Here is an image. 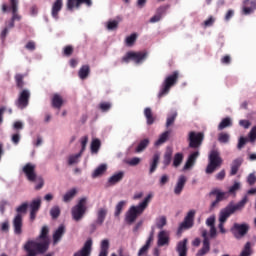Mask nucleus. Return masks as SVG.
Wrapping results in <instances>:
<instances>
[{"label":"nucleus","instance_id":"nucleus-26","mask_svg":"<svg viewBox=\"0 0 256 256\" xmlns=\"http://www.w3.org/2000/svg\"><path fill=\"white\" fill-rule=\"evenodd\" d=\"M200 153L199 150L194 151L193 153H191L184 165V169H191V167H193V165H195V162L197 161V157H199Z\"/></svg>","mask_w":256,"mask_h":256},{"label":"nucleus","instance_id":"nucleus-10","mask_svg":"<svg viewBox=\"0 0 256 256\" xmlns=\"http://www.w3.org/2000/svg\"><path fill=\"white\" fill-rule=\"evenodd\" d=\"M147 59V52H128L123 58L122 63H129V61H135L141 63Z\"/></svg>","mask_w":256,"mask_h":256},{"label":"nucleus","instance_id":"nucleus-52","mask_svg":"<svg viewBox=\"0 0 256 256\" xmlns=\"http://www.w3.org/2000/svg\"><path fill=\"white\" fill-rule=\"evenodd\" d=\"M239 189H241V183L239 182H235L228 190V193H230L231 195H235L237 193V191H239Z\"/></svg>","mask_w":256,"mask_h":256},{"label":"nucleus","instance_id":"nucleus-14","mask_svg":"<svg viewBox=\"0 0 256 256\" xmlns=\"http://www.w3.org/2000/svg\"><path fill=\"white\" fill-rule=\"evenodd\" d=\"M213 195L216 196L215 201H213L210 205V209H215V207H217V205H219V203H221V201H223V199H225V192H221V190L219 189H213L210 193H209V197H213Z\"/></svg>","mask_w":256,"mask_h":256},{"label":"nucleus","instance_id":"nucleus-16","mask_svg":"<svg viewBox=\"0 0 256 256\" xmlns=\"http://www.w3.org/2000/svg\"><path fill=\"white\" fill-rule=\"evenodd\" d=\"M256 9V2L253 0H244L242 6V15H251Z\"/></svg>","mask_w":256,"mask_h":256},{"label":"nucleus","instance_id":"nucleus-25","mask_svg":"<svg viewBox=\"0 0 256 256\" xmlns=\"http://www.w3.org/2000/svg\"><path fill=\"white\" fill-rule=\"evenodd\" d=\"M64 103L65 101L63 100V97L60 94L56 93L52 96L51 105L54 109H61Z\"/></svg>","mask_w":256,"mask_h":256},{"label":"nucleus","instance_id":"nucleus-59","mask_svg":"<svg viewBox=\"0 0 256 256\" xmlns=\"http://www.w3.org/2000/svg\"><path fill=\"white\" fill-rule=\"evenodd\" d=\"M11 141H12V143H14V145H19V141H21V134H19V133L13 134Z\"/></svg>","mask_w":256,"mask_h":256},{"label":"nucleus","instance_id":"nucleus-55","mask_svg":"<svg viewBox=\"0 0 256 256\" xmlns=\"http://www.w3.org/2000/svg\"><path fill=\"white\" fill-rule=\"evenodd\" d=\"M167 6H160L159 8H157L156 10V15H158L160 18H163V16L165 15V13H167Z\"/></svg>","mask_w":256,"mask_h":256},{"label":"nucleus","instance_id":"nucleus-60","mask_svg":"<svg viewBox=\"0 0 256 256\" xmlns=\"http://www.w3.org/2000/svg\"><path fill=\"white\" fill-rule=\"evenodd\" d=\"M249 139H250V141H251L252 143L256 141V126H254V127L251 129V131H250V133H249Z\"/></svg>","mask_w":256,"mask_h":256},{"label":"nucleus","instance_id":"nucleus-31","mask_svg":"<svg viewBox=\"0 0 256 256\" xmlns=\"http://www.w3.org/2000/svg\"><path fill=\"white\" fill-rule=\"evenodd\" d=\"M109 255V241L104 239L100 244V253L98 256H108Z\"/></svg>","mask_w":256,"mask_h":256},{"label":"nucleus","instance_id":"nucleus-1","mask_svg":"<svg viewBox=\"0 0 256 256\" xmlns=\"http://www.w3.org/2000/svg\"><path fill=\"white\" fill-rule=\"evenodd\" d=\"M248 201H249V198L247 196H244L241 199V201H239L237 204L230 202L224 209L220 211L219 225H218V229H220V233H226L224 224L227 222L230 215H233L236 211H241L245 207V205H247Z\"/></svg>","mask_w":256,"mask_h":256},{"label":"nucleus","instance_id":"nucleus-4","mask_svg":"<svg viewBox=\"0 0 256 256\" xmlns=\"http://www.w3.org/2000/svg\"><path fill=\"white\" fill-rule=\"evenodd\" d=\"M177 81H179V71H174L172 74L168 75L162 84L160 92L158 93V99L165 97V95H169L171 87L177 85Z\"/></svg>","mask_w":256,"mask_h":256},{"label":"nucleus","instance_id":"nucleus-56","mask_svg":"<svg viewBox=\"0 0 256 256\" xmlns=\"http://www.w3.org/2000/svg\"><path fill=\"white\" fill-rule=\"evenodd\" d=\"M99 109H101L103 113H106V111H109V109H111V103L102 102L99 104Z\"/></svg>","mask_w":256,"mask_h":256},{"label":"nucleus","instance_id":"nucleus-54","mask_svg":"<svg viewBox=\"0 0 256 256\" xmlns=\"http://www.w3.org/2000/svg\"><path fill=\"white\" fill-rule=\"evenodd\" d=\"M63 55L65 57H71L73 55V46L68 45V46L64 47Z\"/></svg>","mask_w":256,"mask_h":256},{"label":"nucleus","instance_id":"nucleus-7","mask_svg":"<svg viewBox=\"0 0 256 256\" xmlns=\"http://www.w3.org/2000/svg\"><path fill=\"white\" fill-rule=\"evenodd\" d=\"M85 213H87V198H81L71 209L72 219L79 222L85 217Z\"/></svg>","mask_w":256,"mask_h":256},{"label":"nucleus","instance_id":"nucleus-8","mask_svg":"<svg viewBox=\"0 0 256 256\" xmlns=\"http://www.w3.org/2000/svg\"><path fill=\"white\" fill-rule=\"evenodd\" d=\"M203 139H205L203 132H189L188 141L190 149H199L203 145Z\"/></svg>","mask_w":256,"mask_h":256},{"label":"nucleus","instance_id":"nucleus-22","mask_svg":"<svg viewBox=\"0 0 256 256\" xmlns=\"http://www.w3.org/2000/svg\"><path fill=\"white\" fill-rule=\"evenodd\" d=\"M185 183H187V177L185 175H181L178 178V181L176 183V186L174 188L175 195H179L183 192V189H185Z\"/></svg>","mask_w":256,"mask_h":256},{"label":"nucleus","instance_id":"nucleus-62","mask_svg":"<svg viewBox=\"0 0 256 256\" xmlns=\"http://www.w3.org/2000/svg\"><path fill=\"white\" fill-rule=\"evenodd\" d=\"M239 125L244 129H249V127H251V122L249 120H240Z\"/></svg>","mask_w":256,"mask_h":256},{"label":"nucleus","instance_id":"nucleus-58","mask_svg":"<svg viewBox=\"0 0 256 256\" xmlns=\"http://www.w3.org/2000/svg\"><path fill=\"white\" fill-rule=\"evenodd\" d=\"M139 163H141V159L137 157H134L128 161V165H130L131 167H135L139 165Z\"/></svg>","mask_w":256,"mask_h":256},{"label":"nucleus","instance_id":"nucleus-50","mask_svg":"<svg viewBox=\"0 0 256 256\" xmlns=\"http://www.w3.org/2000/svg\"><path fill=\"white\" fill-rule=\"evenodd\" d=\"M82 155L83 154H81L79 152L78 154L69 156V158H68V165H75V163H78L79 157H81Z\"/></svg>","mask_w":256,"mask_h":256},{"label":"nucleus","instance_id":"nucleus-43","mask_svg":"<svg viewBox=\"0 0 256 256\" xmlns=\"http://www.w3.org/2000/svg\"><path fill=\"white\" fill-rule=\"evenodd\" d=\"M106 28L108 31H115L119 28V21L117 20H110L106 24Z\"/></svg>","mask_w":256,"mask_h":256},{"label":"nucleus","instance_id":"nucleus-40","mask_svg":"<svg viewBox=\"0 0 256 256\" xmlns=\"http://www.w3.org/2000/svg\"><path fill=\"white\" fill-rule=\"evenodd\" d=\"M169 135H171L170 131H165L164 133H162L159 139L155 142V145H163V143H165L169 139Z\"/></svg>","mask_w":256,"mask_h":256},{"label":"nucleus","instance_id":"nucleus-21","mask_svg":"<svg viewBox=\"0 0 256 256\" xmlns=\"http://www.w3.org/2000/svg\"><path fill=\"white\" fill-rule=\"evenodd\" d=\"M165 245H169V232L161 230L158 233V246L165 247Z\"/></svg>","mask_w":256,"mask_h":256},{"label":"nucleus","instance_id":"nucleus-37","mask_svg":"<svg viewBox=\"0 0 256 256\" xmlns=\"http://www.w3.org/2000/svg\"><path fill=\"white\" fill-rule=\"evenodd\" d=\"M159 159H160L159 154H154L152 163L150 165V171H149L150 175L152 173H155V171H157V166L159 165Z\"/></svg>","mask_w":256,"mask_h":256},{"label":"nucleus","instance_id":"nucleus-44","mask_svg":"<svg viewBox=\"0 0 256 256\" xmlns=\"http://www.w3.org/2000/svg\"><path fill=\"white\" fill-rule=\"evenodd\" d=\"M175 119H177L176 111L172 112L171 114H169L167 116L166 127H171V125H173V123H175Z\"/></svg>","mask_w":256,"mask_h":256},{"label":"nucleus","instance_id":"nucleus-12","mask_svg":"<svg viewBox=\"0 0 256 256\" xmlns=\"http://www.w3.org/2000/svg\"><path fill=\"white\" fill-rule=\"evenodd\" d=\"M195 220V210H190L184 221L178 227V233H183L185 229H191L193 227V221Z\"/></svg>","mask_w":256,"mask_h":256},{"label":"nucleus","instance_id":"nucleus-41","mask_svg":"<svg viewBox=\"0 0 256 256\" xmlns=\"http://www.w3.org/2000/svg\"><path fill=\"white\" fill-rule=\"evenodd\" d=\"M77 195V189H71L70 191L66 192V194L63 196L64 203H69L73 197Z\"/></svg>","mask_w":256,"mask_h":256},{"label":"nucleus","instance_id":"nucleus-17","mask_svg":"<svg viewBox=\"0 0 256 256\" xmlns=\"http://www.w3.org/2000/svg\"><path fill=\"white\" fill-rule=\"evenodd\" d=\"M154 235H155V231L152 230L150 232V235L145 243V245L143 246V248H141L138 251V256H144L147 255V252L149 251V248L151 247V243H153V239H154Z\"/></svg>","mask_w":256,"mask_h":256},{"label":"nucleus","instance_id":"nucleus-2","mask_svg":"<svg viewBox=\"0 0 256 256\" xmlns=\"http://www.w3.org/2000/svg\"><path fill=\"white\" fill-rule=\"evenodd\" d=\"M151 199H153V194H148L145 199L137 206H131L129 210L126 212L125 221L128 225H132L137 221V217L139 215H143V212L147 207H149V203H151Z\"/></svg>","mask_w":256,"mask_h":256},{"label":"nucleus","instance_id":"nucleus-32","mask_svg":"<svg viewBox=\"0 0 256 256\" xmlns=\"http://www.w3.org/2000/svg\"><path fill=\"white\" fill-rule=\"evenodd\" d=\"M91 73V68L89 65H83L80 70L78 71V77L80 79L85 80L87 77H89V74Z\"/></svg>","mask_w":256,"mask_h":256},{"label":"nucleus","instance_id":"nucleus-38","mask_svg":"<svg viewBox=\"0 0 256 256\" xmlns=\"http://www.w3.org/2000/svg\"><path fill=\"white\" fill-rule=\"evenodd\" d=\"M90 149H91V153H95V154L99 153V149H101V140L99 139L92 140Z\"/></svg>","mask_w":256,"mask_h":256},{"label":"nucleus","instance_id":"nucleus-45","mask_svg":"<svg viewBox=\"0 0 256 256\" xmlns=\"http://www.w3.org/2000/svg\"><path fill=\"white\" fill-rule=\"evenodd\" d=\"M31 211L38 212L41 209V199L33 200L30 204Z\"/></svg>","mask_w":256,"mask_h":256},{"label":"nucleus","instance_id":"nucleus-63","mask_svg":"<svg viewBox=\"0 0 256 256\" xmlns=\"http://www.w3.org/2000/svg\"><path fill=\"white\" fill-rule=\"evenodd\" d=\"M13 129L15 131H21L23 129V122H21V121L14 122Z\"/></svg>","mask_w":256,"mask_h":256},{"label":"nucleus","instance_id":"nucleus-18","mask_svg":"<svg viewBox=\"0 0 256 256\" xmlns=\"http://www.w3.org/2000/svg\"><path fill=\"white\" fill-rule=\"evenodd\" d=\"M187 243H189V240L187 238H184L183 240L177 243L176 251L179 256H187Z\"/></svg>","mask_w":256,"mask_h":256},{"label":"nucleus","instance_id":"nucleus-23","mask_svg":"<svg viewBox=\"0 0 256 256\" xmlns=\"http://www.w3.org/2000/svg\"><path fill=\"white\" fill-rule=\"evenodd\" d=\"M63 235H65V225H60L52 236L54 245H57V243L63 239Z\"/></svg>","mask_w":256,"mask_h":256},{"label":"nucleus","instance_id":"nucleus-28","mask_svg":"<svg viewBox=\"0 0 256 256\" xmlns=\"http://www.w3.org/2000/svg\"><path fill=\"white\" fill-rule=\"evenodd\" d=\"M107 213H108L107 208H100L97 211L96 225H103V223H105Z\"/></svg>","mask_w":256,"mask_h":256},{"label":"nucleus","instance_id":"nucleus-53","mask_svg":"<svg viewBox=\"0 0 256 256\" xmlns=\"http://www.w3.org/2000/svg\"><path fill=\"white\" fill-rule=\"evenodd\" d=\"M135 41H137V34H131L126 38V45H128V47H131V45H133Z\"/></svg>","mask_w":256,"mask_h":256},{"label":"nucleus","instance_id":"nucleus-9","mask_svg":"<svg viewBox=\"0 0 256 256\" xmlns=\"http://www.w3.org/2000/svg\"><path fill=\"white\" fill-rule=\"evenodd\" d=\"M231 233L235 239H243V237L249 233V224L234 223L231 228Z\"/></svg>","mask_w":256,"mask_h":256},{"label":"nucleus","instance_id":"nucleus-57","mask_svg":"<svg viewBox=\"0 0 256 256\" xmlns=\"http://www.w3.org/2000/svg\"><path fill=\"white\" fill-rule=\"evenodd\" d=\"M247 183H248V185H250V186L255 185V183H256V175H255V173H250V174L248 175V177H247Z\"/></svg>","mask_w":256,"mask_h":256},{"label":"nucleus","instance_id":"nucleus-64","mask_svg":"<svg viewBox=\"0 0 256 256\" xmlns=\"http://www.w3.org/2000/svg\"><path fill=\"white\" fill-rule=\"evenodd\" d=\"M206 225L208 227H215V216L207 218Z\"/></svg>","mask_w":256,"mask_h":256},{"label":"nucleus","instance_id":"nucleus-51","mask_svg":"<svg viewBox=\"0 0 256 256\" xmlns=\"http://www.w3.org/2000/svg\"><path fill=\"white\" fill-rule=\"evenodd\" d=\"M165 225H167V217L161 216L156 222V227L157 229H163Z\"/></svg>","mask_w":256,"mask_h":256},{"label":"nucleus","instance_id":"nucleus-3","mask_svg":"<svg viewBox=\"0 0 256 256\" xmlns=\"http://www.w3.org/2000/svg\"><path fill=\"white\" fill-rule=\"evenodd\" d=\"M36 166L35 164L32 163H27L22 171L25 174L26 178L31 182V183H37L38 184L35 186L36 191H39V189H43V185H45V182L43 181V178L37 177V173H35Z\"/></svg>","mask_w":256,"mask_h":256},{"label":"nucleus","instance_id":"nucleus-13","mask_svg":"<svg viewBox=\"0 0 256 256\" xmlns=\"http://www.w3.org/2000/svg\"><path fill=\"white\" fill-rule=\"evenodd\" d=\"M83 3H85L88 7H91L92 5L91 0H67L66 8L68 11H73L75 8L79 9Z\"/></svg>","mask_w":256,"mask_h":256},{"label":"nucleus","instance_id":"nucleus-30","mask_svg":"<svg viewBox=\"0 0 256 256\" xmlns=\"http://www.w3.org/2000/svg\"><path fill=\"white\" fill-rule=\"evenodd\" d=\"M144 117H146L147 125H153L155 123V116H153L151 108L147 107L144 109Z\"/></svg>","mask_w":256,"mask_h":256},{"label":"nucleus","instance_id":"nucleus-29","mask_svg":"<svg viewBox=\"0 0 256 256\" xmlns=\"http://www.w3.org/2000/svg\"><path fill=\"white\" fill-rule=\"evenodd\" d=\"M209 251H211V243L209 240H203L202 248L198 250L196 256H205Z\"/></svg>","mask_w":256,"mask_h":256},{"label":"nucleus","instance_id":"nucleus-42","mask_svg":"<svg viewBox=\"0 0 256 256\" xmlns=\"http://www.w3.org/2000/svg\"><path fill=\"white\" fill-rule=\"evenodd\" d=\"M183 163V153L178 152L174 155L173 167H179Z\"/></svg>","mask_w":256,"mask_h":256},{"label":"nucleus","instance_id":"nucleus-15","mask_svg":"<svg viewBox=\"0 0 256 256\" xmlns=\"http://www.w3.org/2000/svg\"><path fill=\"white\" fill-rule=\"evenodd\" d=\"M91 251H93V240L88 239L82 249L74 253V256H91Z\"/></svg>","mask_w":256,"mask_h":256},{"label":"nucleus","instance_id":"nucleus-47","mask_svg":"<svg viewBox=\"0 0 256 256\" xmlns=\"http://www.w3.org/2000/svg\"><path fill=\"white\" fill-rule=\"evenodd\" d=\"M127 202H125V201H120L117 205H116V208H115V213H114V215H115V217H119V215H121V212L123 211V207H125V204H126Z\"/></svg>","mask_w":256,"mask_h":256},{"label":"nucleus","instance_id":"nucleus-36","mask_svg":"<svg viewBox=\"0 0 256 256\" xmlns=\"http://www.w3.org/2000/svg\"><path fill=\"white\" fill-rule=\"evenodd\" d=\"M147 147H149V139L145 138L139 142L135 149V153H142V151L146 150Z\"/></svg>","mask_w":256,"mask_h":256},{"label":"nucleus","instance_id":"nucleus-11","mask_svg":"<svg viewBox=\"0 0 256 256\" xmlns=\"http://www.w3.org/2000/svg\"><path fill=\"white\" fill-rule=\"evenodd\" d=\"M29 99H31V92L29 90H22L15 101L16 107L18 109H26L29 106Z\"/></svg>","mask_w":256,"mask_h":256},{"label":"nucleus","instance_id":"nucleus-46","mask_svg":"<svg viewBox=\"0 0 256 256\" xmlns=\"http://www.w3.org/2000/svg\"><path fill=\"white\" fill-rule=\"evenodd\" d=\"M50 215L52 219H58L59 215H61V209L59 208V206H54L53 208H51Z\"/></svg>","mask_w":256,"mask_h":256},{"label":"nucleus","instance_id":"nucleus-27","mask_svg":"<svg viewBox=\"0 0 256 256\" xmlns=\"http://www.w3.org/2000/svg\"><path fill=\"white\" fill-rule=\"evenodd\" d=\"M243 165V158H236L231 164L230 175L233 177L239 172V169Z\"/></svg>","mask_w":256,"mask_h":256},{"label":"nucleus","instance_id":"nucleus-49","mask_svg":"<svg viewBox=\"0 0 256 256\" xmlns=\"http://www.w3.org/2000/svg\"><path fill=\"white\" fill-rule=\"evenodd\" d=\"M229 139H231V136L225 132H222L218 135L219 143H229Z\"/></svg>","mask_w":256,"mask_h":256},{"label":"nucleus","instance_id":"nucleus-20","mask_svg":"<svg viewBox=\"0 0 256 256\" xmlns=\"http://www.w3.org/2000/svg\"><path fill=\"white\" fill-rule=\"evenodd\" d=\"M19 0H10V9L12 11V21H20L21 16L17 14V11H19Z\"/></svg>","mask_w":256,"mask_h":256},{"label":"nucleus","instance_id":"nucleus-39","mask_svg":"<svg viewBox=\"0 0 256 256\" xmlns=\"http://www.w3.org/2000/svg\"><path fill=\"white\" fill-rule=\"evenodd\" d=\"M233 125V122L231 121V118L226 117L222 119L220 124L218 125L219 131H223V129H226V127H231Z\"/></svg>","mask_w":256,"mask_h":256},{"label":"nucleus","instance_id":"nucleus-33","mask_svg":"<svg viewBox=\"0 0 256 256\" xmlns=\"http://www.w3.org/2000/svg\"><path fill=\"white\" fill-rule=\"evenodd\" d=\"M172 159H173V149L167 148L164 154L163 165L165 167H169V165H171Z\"/></svg>","mask_w":256,"mask_h":256},{"label":"nucleus","instance_id":"nucleus-24","mask_svg":"<svg viewBox=\"0 0 256 256\" xmlns=\"http://www.w3.org/2000/svg\"><path fill=\"white\" fill-rule=\"evenodd\" d=\"M123 177H125V172H123V171H119V172L113 174L108 179V185L113 186V185H117V183H121V181H123Z\"/></svg>","mask_w":256,"mask_h":256},{"label":"nucleus","instance_id":"nucleus-61","mask_svg":"<svg viewBox=\"0 0 256 256\" xmlns=\"http://www.w3.org/2000/svg\"><path fill=\"white\" fill-rule=\"evenodd\" d=\"M246 144H247V138L240 137L237 148L238 149H243V147H245Z\"/></svg>","mask_w":256,"mask_h":256},{"label":"nucleus","instance_id":"nucleus-48","mask_svg":"<svg viewBox=\"0 0 256 256\" xmlns=\"http://www.w3.org/2000/svg\"><path fill=\"white\" fill-rule=\"evenodd\" d=\"M87 143H89V136H83L81 138V150L79 153H81V155H83V153H85V149H87Z\"/></svg>","mask_w":256,"mask_h":256},{"label":"nucleus","instance_id":"nucleus-6","mask_svg":"<svg viewBox=\"0 0 256 256\" xmlns=\"http://www.w3.org/2000/svg\"><path fill=\"white\" fill-rule=\"evenodd\" d=\"M27 207H29V204L25 202L16 208L17 215L13 219L15 235H21L23 233V215L21 213H27Z\"/></svg>","mask_w":256,"mask_h":256},{"label":"nucleus","instance_id":"nucleus-35","mask_svg":"<svg viewBox=\"0 0 256 256\" xmlns=\"http://www.w3.org/2000/svg\"><path fill=\"white\" fill-rule=\"evenodd\" d=\"M14 79H15L17 89H23L25 87V81L23 80V79H25V75L16 74L14 76Z\"/></svg>","mask_w":256,"mask_h":256},{"label":"nucleus","instance_id":"nucleus-34","mask_svg":"<svg viewBox=\"0 0 256 256\" xmlns=\"http://www.w3.org/2000/svg\"><path fill=\"white\" fill-rule=\"evenodd\" d=\"M105 171H107V165L101 164L92 173V179H97V177H101V175H103L105 173Z\"/></svg>","mask_w":256,"mask_h":256},{"label":"nucleus","instance_id":"nucleus-19","mask_svg":"<svg viewBox=\"0 0 256 256\" xmlns=\"http://www.w3.org/2000/svg\"><path fill=\"white\" fill-rule=\"evenodd\" d=\"M63 9V0H55L52 4L51 15L53 19H59V13Z\"/></svg>","mask_w":256,"mask_h":256},{"label":"nucleus","instance_id":"nucleus-5","mask_svg":"<svg viewBox=\"0 0 256 256\" xmlns=\"http://www.w3.org/2000/svg\"><path fill=\"white\" fill-rule=\"evenodd\" d=\"M208 165L206 167L207 175L215 173V171L223 165V158H221V153L218 150H212L208 156Z\"/></svg>","mask_w":256,"mask_h":256}]
</instances>
